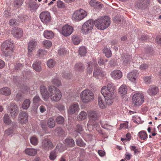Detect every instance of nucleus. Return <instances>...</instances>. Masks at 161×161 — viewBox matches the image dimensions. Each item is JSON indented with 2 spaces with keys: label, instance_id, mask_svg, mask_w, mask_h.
I'll return each instance as SVG.
<instances>
[{
  "label": "nucleus",
  "instance_id": "f257e3e1",
  "mask_svg": "<svg viewBox=\"0 0 161 161\" xmlns=\"http://www.w3.org/2000/svg\"><path fill=\"white\" fill-rule=\"evenodd\" d=\"M115 89V87L112 84H108L107 87L103 86L101 89V92L105 98L106 103L108 105H111L113 102L115 96L114 95Z\"/></svg>",
  "mask_w": 161,
  "mask_h": 161
},
{
  "label": "nucleus",
  "instance_id": "f03ea898",
  "mask_svg": "<svg viewBox=\"0 0 161 161\" xmlns=\"http://www.w3.org/2000/svg\"><path fill=\"white\" fill-rule=\"evenodd\" d=\"M94 24L98 29L104 30L109 26L110 24V18L107 16L100 17L95 20Z\"/></svg>",
  "mask_w": 161,
  "mask_h": 161
},
{
  "label": "nucleus",
  "instance_id": "7ed1b4c3",
  "mask_svg": "<svg viewBox=\"0 0 161 161\" xmlns=\"http://www.w3.org/2000/svg\"><path fill=\"white\" fill-rule=\"evenodd\" d=\"M49 97L53 101H58L61 99L62 95L61 92L58 89L54 86H50L48 87Z\"/></svg>",
  "mask_w": 161,
  "mask_h": 161
},
{
  "label": "nucleus",
  "instance_id": "20e7f679",
  "mask_svg": "<svg viewBox=\"0 0 161 161\" xmlns=\"http://www.w3.org/2000/svg\"><path fill=\"white\" fill-rule=\"evenodd\" d=\"M13 44L8 40L3 42L1 46V51L5 56H9L13 52Z\"/></svg>",
  "mask_w": 161,
  "mask_h": 161
},
{
  "label": "nucleus",
  "instance_id": "39448f33",
  "mask_svg": "<svg viewBox=\"0 0 161 161\" xmlns=\"http://www.w3.org/2000/svg\"><path fill=\"white\" fill-rule=\"evenodd\" d=\"M80 98L84 103H86L93 99L94 95L91 91L89 90L86 89L81 93Z\"/></svg>",
  "mask_w": 161,
  "mask_h": 161
},
{
  "label": "nucleus",
  "instance_id": "423d86ee",
  "mask_svg": "<svg viewBox=\"0 0 161 161\" xmlns=\"http://www.w3.org/2000/svg\"><path fill=\"white\" fill-rule=\"evenodd\" d=\"M144 97L142 93L135 94L132 97V102L135 105L139 106L144 101Z\"/></svg>",
  "mask_w": 161,
  "mask_h": 161
},
{
  "label": "nucleus",
  "instance_id": "0eeeda50",
  "mask_svg": "<svg viewBox=\"0 0 161 161\" xmlns=\"http://www.w3.org/2000/svg\"><path fill=\"white\" fill-rule=\"evenodd\" d=\"M94 22L92 19H89L85 22L82 27V32L85 33H88L91 31L94 26Z\"/></svg>",
  "mask_w": 161,
  "mask_h": 161
},
{
  "label": "nucleus",
  "instance_id": "6e6552de",
  "mask_svg": "<svg viewBox=\"0 0 161 161\" xmlns=\"http://www.w3.org/2000/svg\"><path fill=\"white\" fill-rule=\"evenodd\" d=\"M39 17L41 21L45 24H47L51 22V14L48 11L42 12L40 13Z\"/></svg>",
  "mask_w": 161,
  "mask_h": 161
},
{
  "label": "nucleus",
  "instance_id": "1a4fd4ad",
  "mask_svg": "<svg viewBox=\"0 0 161 161\" xmlns=\"http://www.w3.org/2000/svg\"><path fill=\"white\" fill-rule=\"evenodd\" d=\"M7 109L12 117H16L19 113L18 108L15 103H11L8 105Z\"/></svg>",
  "mask_w": 161,
  "mask_h": 161
},
{
  "label": "nucleus",
  "instance_id": "9d476101",
  "mask_svg": "<svg viewBox=\"0 0 161 161\" xmlns=\"http://www.w3.org/2000/svg\"><path fill=\"white\" fill-rule=\"evenodd\" d=\"M87 15L86 12L83 9L77 10L73 15V18L75 21L80 20Z\"/></svg>",
  "mask_w": 161,
  "mask_h": 161
},
{
  "label": "nucleus",
  "instance_id": "9b49d317",
  "mask_svg": "<svg viewBox=\"0 0 161 161\" xmlns=\"http://www.w3.org/2000/svg\"><path fill=\"white\" fill-rule=\"evenodd\" d=\"M54 146L51 141L48 138H45L42 142V147L45 150H51L53 149Z\"/></svg>",
  "mask_w": 161,
  "mask_h": 161
},
{
  "label": "nucleus",
  "instance_id": "f8f14e48",
  "mask_svg": "<svg viewBox=\"0 0 161 161\" xmlns=\"http://www.w3.org/2000/svg\"><path fill=\"white\" fill-rule=\"evenodd\" d=\"M80 110L79 107L77 103H75L71 104L68 110V114H73L76 112H78Z\"/></svg>",
  "mask_w": 161,
  "mask_h": 161
},
{
  "label": "nucleus",
  "instance_id": "ddd939ff",
  "mask_svg": "<svg viewBox=\"0 0 161 161\" xmlns=\"http://www.w3.org/2000/svg\"><path fill=\"white\" fill-rule=\"evenodd\" d=\"M73 30V29L72 27L68 25H66L62 28V33L64 36H67L72 33Z\"/></svg>",
  "mask_w": 161,
  "mask_h": 161
},
{
  "label": "nucleus",
  "instance_id": "4468645a",
  "mask_svg": "<svg viewBox=\"0 0 161 161\" xmlns=\"http://www.w3.org/2000/svg\"><path fill=\"white\" fill-rule=\"evenodd\" d=\"M88 116L90 120L95 121L98 120L100 116L99 114L95 111H91L88 113Z\"/></svg>",
  "mask_w": 161,
  "mask_h": 161
},
{
  "label": "nucleus",
  "instance_id": "2eb2a0df",
  "mask_svg": "<svg viewBox=\"0 0 161 161\" xmlns=\"http://www.w3.org/2000/svg\"><path fill=\"white\" fill-rule=\"evenodd\" d=\"M40 91L43 98L45 101H47L49 97V93H48L45 86L41 85L40 87Z\"/></svg>",
  "mask_w": 161,
  "mask_h": 161
},
{
  "label": "nucleus",
  "instance_id": "dca6fc26",
  "mask_svg": "<svg viewBox=\"0 0 161 161\" xmlns=\"http://www.w3.org/2000/svg\"><path fill=\"white\" fill-rule=\"evenodd\" d=\"M12 34L16 38H20L23 35L22 30L20 28L14 27L13 28L11 31Z\"/></svg>",
  "mask_w": 161,
  "mask_h": 161
},
{
  "label": "nucleus",
  "instance_id": "f3484780",
  "mask_svg": "<svg viewBox=\"0 0 161 161\" xmlns=\"http://www.w3.org/2000/svg\"><path fill=\"white\" fill-rule=\"evenodd\" d=\"M19 117V121L21 124L26 123L28 121V114L25 112H20Z\"/></svg>",
  "mask_w": 161,
  "mask_h": 161
},
{
  "label": "nucleus",
  "instance_id": "a211bd4d",
  "mask_svg": "<svg viewBox=\"0 0 161 161\" xmlns=\"http://www.w3.org/2000/svg\"><path fill=\"white\" fill-rule=\"evenodd\" d=\"M36 45V42L34 41H31L29 42L28 47V54L29 57L31 56L32 52L35 49Z\"/></svg>",
  "mask_w": 161,
  "mask_h": 161
},
{
  "label": "nucleus",
  "instance_id": "6ab92c4d",
  "mask_svg": "<svg viewBox=\"0 0 161 161\" xmlns=\"http://www.w3.org/2000/svg\"><path fill=\"white\" fill-rule=\"evenodd\" d=\"M148 4L147 0H139L136 5V7L141 9L146 8Z\"/></svg>",
  "mask_w": 161,
  "mask_h": 161
},
{
  "label": "nucleus",
  "instance_id": "aec40b11",
  "mask_svg": "<svg viewBox=\"0 0 161 161\" xmlns=\"http://www.w3.org/2000/svg\"><path fill=\"white\" fill-rule=\"evenodd\" d=\"M138 71L136 70L129 73L127 75L129 79L131 81L134 82L136 78L138 76Z\"/></svg>",
  "mask_w": 161,
  "mask_h": 161
},
{
  "label": "nucleus",
  "instance_id": "412c9836",
  "mask_svg": "<svg viewBox=\"0 0 161 161\" xmlns=\"http://www.w3.org/2000/svg\"><path fill=\"white\" fill-rule=\"evenodd\" d=\"M111 75L114 79H119L122 77V73L119 70H115L111 72Z\"/></svg>",
  "mask_w": 161,
  "mask_h": 161
},
{
  "label": "nucleus",
  "instance_id": "4be33fe9",
  "mask_svg": "<svg viewBox=\"0 0 161 161\" xmlns=\"http://www.w3.org/2000/svg\"><path fill=\"white\" fill-rule=\"evenodd\" d=\"M28 5L30 10L32 12L36 11L39 7L36 2L32 0L28 2Z\"/></svg>",
  "mask_w": 161,
  "mask_h": 161
},
{
  "label": "nucleus",
  "instance_id": "5701e85b",
  "mask_svg": "<svg viewBox=\"0 0 161 161\" xmlns=\"http://www.w3.org/2000/svg\"><path fill=\"white\" fill-rule=\"evenodd\" d=\"M54 131L55 134L58 136H64L66 135L65 132L60 127H58L55 128Z\"/></svg>",
  "mask_w": 161,
  "mask_h": 161
},
{
  "label": "nucleus",
  "instance_id": "b1692460",
  "mask_svg": "<svg viewBox=\"0 0 161 161\" xmlns=\"http://www.w3.org/2000/svg\"><path fill=\"white\" fill-rule=\"evenodd\" d=\"M65 143L69 147H74L75 145L74 140L70 137H68L65 139Z\"/></svg>",
  "mask_w": 161,
  "mask_h": 161
},
{
  "label": "nucleus",
  "instance_id": "393cba45",
  "mask_svg": "<svg viewBox=\"0 0 161 161\" xmlns=\"http://www.w3.org/2000/svg\"><path fill=\"white\" fill-rule=\"evenodd\" d=\"M90 4L91 6L97 8H102L103 6L99 2L94 0H91L90 2Z\"/></svg>",
  "mask_w": 161,
  "mask_h": 161
},
{
  "label": "nucleus",
  "instance_id": "a878e982",
  "mask_svg": "<svg viewBox=\"0 0 161 161\" xmlns=\"http://www.w3.org/2000/svg\"><path fill=\"white\" fill-rule=\"evenodd\" d=\"M25 153L30 156H33L37 153L36 149L32 148H27L25 150Z\"/></svg>",
  "mask_w": 161,
  "mask_h": 161
},
{
  "label": "nucleus",
  "instance_id": "bb28decb",
  "mask_svg": "<svg viewBox=\"0 0 161 161\" xmlns=\"http://www.w3.org/2000/svg\"><path fill=\"white\" fill-rule=\"evenodd\" d=\"M158 91V87L156 86H152L149 89L148 92L150 95H155Z\"/></svg>",
  "mask_w": 161,
  "mask_h": 161
},
{
  "label": "nucleus",
  "instance_id": "cd10ccee",
  "mask_svg": "<svg viewBox=\"0 0 161 161\" xmlns=\"http://www.w3.org/2000/svg\"><path fill=\"white\" fill-rule=\"evenodd\" d=\"M103 71L100 69L99 67L94 69L93 75L97 78H98V76L101 75L103 76Z\"/></svg>",
  "mask_w": 161,
  "mask_h": 161
},
{
  "label": "nucleus",
  "instance_id": "c85d7f7f",
  "mask_svg": "<svg viewBox=\"0 0 161 161\" xmlns=\"http://www.w3.org/2000/svg\"><path fill=\"white\" fill-rule=\"evenodd\" d=\"M0 92L3 95H9L11 94V91L7 87H4L0 90Z\"/></svg>",
  "mask_w": 161,
  "mask_h": 161
},
{
  "label": "nucleus",
  "instance_id": "c756f323",
  "mask_svg": "<svg viewBox=\"0 0 161 161\" xmlns=\"http://www.w3.org/2000/svg\"><path fill=\"white\" fill-rule=\"evenodd\" d=\"M122 57L123 58V64L125 65H126L129 64L130 58L129 55L125 54L122 55Z\"/></svg>",
  "mask_w": 161,
  "mask_h": 161
},
{
  "label": "nucleus",
  "instance_id": "7c9ffc66",
  "mask_svg": "<svg viewBox=\"0 0 161 161\" xmlns=\"http://www.w3.org/2000/svg\"><path fill=\"white\" fill-rule=\"evenodd\" d=\"M40 64L41 62L40 61H36L32 65L33 68L36 71H40L41 70Z\"/></svg>",
  "mask_w": 161,
  "mask_h": 161
},
{
  "label": "nucleus",
  "instance_id": "2f4dec72",
  "mask_svg": "<svg viewBox=\"0 0 161 161\" xmlns=\"http://www.w3.org/2000/svg\"><path fill=\"white\" fill-rule=\"evenodd\" d=\"M119 92L122 96L126 95L127 92V88L126 86L122 85L119 89Z\"/></svg>",
  "mask_w": 161,
  "mask_h": 161
},
{
  "label": "nucleus",
  "instance_id": "473e14b6",
  "mask_svg": "<svg viewBox=\"0 0 161 161\" xmlns=\"http://www.w3.org/2000/svg\"><path fill=\"white\" fill-rule=\"evenodd\" d=\"M30 100L29 99H26L24 101L22 107L24 109H27L30 107Z\"/></svg>",
  "mask_w": 161,
  "mask_h": 161
},
{
  "label": "nucleus",
  "instance_id": "72a5a7b5",
  "mask_svg": "<svg viewBox=\"0 0 161 161\" xmlns=\"http://www.w3.org/2000/svg\"><path fill=\"white\" fill-rule=\"evenodd\" d=\"M44 36L46 38L50 39L53 37L54 34L51 31H46L44 32Z\"/></svg>",
  "mask_w": 161,
  "mask_h": 161
},
{
  "label": "nucleus",
  "instance_id": "f704fd0d",
  "mask_svg": "<svg viewBox=\"0 0 161 161\" xmlns=\"http://www.w3.org/2000/svg\"><path fill=\"white\" fill-rule=\"evenodd\" d=\"M55 120L53 118H50L49 119L47 122V124L49 128H54L55 126Z\"/></svg>",
  "mask_w": 161,
  "mask_h": 161
},
{
  "label": "nucleus",
  "instance_id": "c9c22d12",
  "mask_svg": "<svg viewBox=\"0 0 161 161\" xmlns=\"http://www.w3.org/2000/svg\"><path fill=\"white\" fill-rule=\"evenodd\" d=\"M75 68L78 71H82L84 70V67L83 64L81 63H79L75 64Z\"/></svg>",
  "mask_w": 161,
  "mask_h": 161
},
{
  "label": "nucleus",
  "instance_id": "e433bc0d",
  "mask_svg": "<svg viewBox=\"0 0 161 161\" xmlns=\"http://www.w3.org/2000/svg\"><path fill=\"white\" fill-rule=\"evenodd\" d=\"M65 147L63 144L61 143H58L55 148V150H58L59 152H63L65 150Z\"/></svg>",
  "mask_w": 161,
  "mask_h": 161
},
{
  "label": "nucleus",
  "instance_id": "4c0bfd02",
  "mask_svg": "<svg viewBox=\"0 0 161 161\" xmlns=\"http://www.w3.org/2000/svg\"><path fill=\"white\" fill-rule=\"evenodd\" d=\"M86 53V50L85 47H81L79 48V53L81 56H85Z\"/></svg>",
  "mask_w": 161,
  "mask_h": 161
},
{
  "label": "nucleus",
  "instance_id": "58836bf2",
  "mask_svg": "<svg viewBox=\"0 0 161 161\" xmlns=\"http://www.w3.org/2000/svg\"><path fill=\"white\" fill-rule=\"evenodd\" d=\"M76 142L77 145L79 146L85 147L86 146V143H85L82 139L80 138L76 139Z\"/></svg>",
  "mask_w": 161,
  "mask_h": 161
},
{
  "label": "nucleus",
  "instance_id": "ea45409f",
  "mask_svg": "<svg viewBox=\"0 0 161 161\" xmlns=\"http://www.w3.org/2000/svg\"><path fill=\"white\" fill-rule=\"evenodd\" d=\"M103 53L105 56L107 58H109L112 55V53L110 48L105 47L103 49Z\"/></svg>",
  "mask_w": 161,
  "mask_h": 161
},
{
  "label": "nucleus",
  "instance_id": "a19ab883",
  "mask_svg": "<svg viewBox=\"0 0 161 161\" xmlns=\"http://www.w3.org/2000/svg\"><path fill=\"white\" fill-rule=\"evenodd\" d=\"M108 61V60L103 58L100 57L98 58V63L99 65L102 66L104 65L105 63Z\"/></svg>",
  "mask_w": 161,
  "mask_h": 161
},
{
  "label": "nucleus",
  "instance_id": "79ce46f5",
  "mask_svg": "<svg viewBox=\"0 0 161 161\" xmlns=\"http://www.w3.org/2000/svg\"><path fill=\"white\" fill-rule=\"evenodd\" d=\"M87 116L86 113L84 111H82L79 114L78 118L80 120H83L86 118Z\"/></svg>",
  "mask_w": 161,
  "mask_h": 161
},
{
  "label": "nucleus",
  "instance_id": "37998d69",
  "mask_svg": "<svg viewBox=\"0 0 161 161\" xmlns=\"http://www.w3.org/2000/svg\"><path fill=\"white\" fill-rule=\"evenodd\" d=\"M138 136L142 139L145 140L146 139L147 135L146 132L142 131L139 133Z\"/></svg>",
  "mask_w": 161,
  "mask_h": 161
},
{
  "label": "nucleus",
  "instance_id": "c03bdc74",
  "mask_svg": "<svg viewBox=\"0 0 161 161\" xmlns=\"http://www.w3.org/2000/svg\"><path fill=\"white\" fill-rule=\"evenodd\" d=\"M47 53L46 51L42 49H39L37 52V55L38 57L41 58L44 55H46Z\"/></svg>",
  "mask_w": 161,
  "mask_h": 161
},
{
  "label": "nucleus",
  "instance_id": "a18cd8bd",
  "mask_svg": "<svg viewBox=\"0 0 161 161\" xmlns=\"http://www.w3.org/2000/svg\"><path fill=\"white\" fill-rule=\"evenodd\" d=\"M4 122L7 124H9L11 122V120L8 114H5L3 118Z\"/></svg>",
  "mask_w": 161,
  "mask_h": 161
},
{
  "label": "nucleus",
  "instance_id": "49530a36",
  "mask_svg": "<svg viewBox=\"0 0 161 161\" xmlns=\"http://www.w3.org/2000/svg\"><path fill=\"white\" fill-rule=\"evenodd\" d=\"M52 83L54 85L59 86L61 85V83L60 80L57 78H54L52 80Z\"/></svg>",
  "mask_w": 161,
  "mask_h": 161
},
{
  "label": "nucleus",
  "instance_id": "de8ad7c7",
  "mask_svg": "<svg viewBox=\"0 0 161 161\" xmlns=\"http://www.w3.org/2000/svg\"><path fill=\"white\" fill-rule=\"evenodd\" d=\"M31 143L34 145H36L38 143V139L35 136H32L30 139Z\"/></svg>",
  "mask_w": 161,
  "mask_h": 161
},
{
  "label": "nucleus",
  "instance_id": "09e8293b",
  "mask_svg": "<svg viewBox=\"0 0 161 161\" xmlns=\"http://www.w3.org/2000/svg\"><path fill=\"white\" fill-rule=\"evenodd\" d=\"M146 53L148 55H151L153 54V50L152 47L150 46L147 47L145 48Z\"/></svg>",
  "mask_w": 161,
  "mask_h": 161
},
{
  "label": "nucleus",
  "instance_id": "8fccbe9b",
  "mask_svg": "<svg viewBox=\"0 0 161 161\" xmlns=\"http://www.w3.org/2000/svg\"><path fill=\"white\" fill-rule=\"evenodd\" d=\"M73 43L75 45H78L80 42V40L78 37L74 36L72 39Z\"/></svg>",
  "mask_w": 161,
  "mask_h": 161
},
{
  "label": "nucleus",
  "instance_id": "3c124183",
  "mask_svg": "<svg viewBox=\"0 0 161 161\" xmlns=\"http://www.w3.org/2000/svg\"><path fill=\"white\" fill-rule=\"evenodd\" d=\"M56 123L59 124H62L64 121V118L61 116L58 117L56 119Z\"/></svg>",
  "mask_w": 161,
  "mask_h": 161
},
{
  "label": "nucleus",
  "instance_id": "603ef678",
  "mask_svg": "<svg viewBox=\"0 0 161 161\" xmlns=\"http://www.w3.org/2000/svg\"><path fill=\"white\" fill-rule=\"evenodd\" d=\"M23 2V0H16L14 2V7L17 8H19L22 5Z\"/></svg>",
  "mask_w": 161,
  "mask_h": 161
},
{
  "label": "nucleus",
  "instance_id": "864d4df0",
  "mask_svg": "<svg viewBox=\"0 0 161 161\" xmlns=\"http://www.w3.org/2000/svg\"><path fill=\"white\" fill-rule=\"evenodd\" d=\"M100 123L102 127L104 129H108L109 127H112L111 126L108 125L105 121H100Z\"/></svg>",
  "mask_w": 161,
  "mask_h": 161
},
{
  "label": "nucleus",
  "instance_id": "5fc2aeb1",
  "mask_svg": "<svg viewBox=\"0 0 161 161\" xmlns=\"http://www.w3.org/2000/svg\"><path fill=\"white\" fill-rule=\"evenodd\" d=\"M62 77L66 78H69L71 75L70 73L68 71H64L62 74Z\"/></svg>",
  "mask_w": 161,
  "mask_h": 161
},
{
  "label": "nucleus",
  "instance_id": "6e6d98bb",
  "mask_svg": "<svg viewBox=\"0 0 161 161\" xmlns=\"http://www.w3.org/2000/svg\"><path fill=\"white\" fill-rule=\"evenodd\" d=\"M55 64V62L52 59H50L48 60L47 63L48 67L49 68L53 67Z\"/></svg>",
  "mask_w": 161,
  "mask_h": 161
},
{
  "label": "nucleus",
  "instance_id": "4d7b16f0",
  "mask_svg": "<svg viewBox=\"0 0 161 161\" xmlns=\"http://www.w3.org/2000/svg\"><path fill=\"white\" fill-rule=\"evenodd\" d=\"M44 46L47 48H48L51 47L52 45L51 42L49 40H46L43 42Z\"/></svg>",
  "mask_w": 161,
  "mask_h": 161
},
{
  "label": "nucleus",
  "instance_id": "13d9d810",
  "mask_svg": "<svg viewBox=\"0 0 161 161\" xmlns=\"http://www.w3.org/2000/svg\"><path fill=\"white\" fill-rule=\"evenodd\" d=\"M98 105L100 108H103L105 107V105L103 104V103L102 99V97L100 96L98 97Z\"/></svg>",
  "mask_w": 161,
  "mask_h": 161
},
{
  "label": "nucleus",
  "instance_id": "bf43d9fd",
  "mask_svg": "<svg viewBox=\"0 0 161 161\" xmlns=\"http://www.w3.org/2000/svg\"><path fill=\"white\" fill-rule=\"evenodd\" d=\"M31 73L29 70H26L23 73V77L26 79L30 77L31 76Z\"/></svg>",
  "mask_w": 161,
  "mask_h": 161
},
{
  "label": "nucleus",
  "instance_id": "052dcab7",
  "mask_svg": "<svg viewBox=\"0 0 161 161\" xmlns=\"http://www.w3.org/2000/svg\"><path fill=\"white\" fill-rule=\"evenodd\" d=\"M87 64L88 67L87 68V73L89 75H90L92 74V73L93 68L92 66H91V62H88Z\"/></svg>",
  "mask_w": 161,
  "mask_h": 161
},
{
  "label": "nucleus",
  "instance_id": "680f3d73",
  "mask_svg": "<svg viewBox=\"0 0 161 161\" xmlns=\"http://www.w3.org/2000/svg\"><path fill=\"white\" fill-rule=\"evenodd\" d=\"M56 153L55 151L51 152L49 156V158L51 160H54L56 158Z\"/></svg>",
  "mask_w": 161,
  "mask_h": 161
},
{
  "label": "nucleus",
  "instance_id": "e2e57ef3",
  "mask_svg": "<svg viewBox=\"0 0 161 161\" xmlns=\"http://www.w3.org/2000/svg\"><path fill=\"white\" fill-rule=\"evenodd\" d=\"M40 125L43 130H46L47 128L46 122L44 120H42L41 122Z\"/></svg>",
  "mask_w": 161,
  "mask_h": 161
},
{
  "label": "nucleus",
  "instance_id": "0e129e2a",
  "mask_svg": "<svg viewBox=\"0 0 161 161\" xmlns=\"http://www.w3.org/2000/svg\"><path fill=\"white\" fill-rule=\"evenodd\" d=\"M57 6L60 8H64L65 7V4L63 2L59 0L57 1Z\"/></svg>",
  "mask_w": 161,
  "mask_h": 161
},
{
  "label": "nucleus",
  "instance_id": "69168bd1",
  "mask_svg": "<svg viewBox=\"0 0 161 161\" xmlns=\"http://www.w3.org/2000/svg\"><path fill=\"white\" fill-rule=\"evenodd\" d=\"M75 130L77 133H80L83 130V129L80 125L77 124L75 128Z\"/></svg>",
  "mask_w": 161,
  "mask_h": 161
},
{
  "label": "nucleus",
  "instance_id": "338daca9",
  "mask_svg": "<svg viewBox=\"0 0 161 161\" xmlns=\"http://www.w3.org/2000/svg\"><path fill=\"white\" fill-rule=\"evenodd\" d=\"M14 132L13 128L12 127H11L7 130L5 132V135H9L12 134Z\"/></svg>",
  "mask_w": 161,
  "mask_h": 161
},
{
  "label": "nucleus",
  "instance_id": "774afa93",
  "mask_svg": "<svg viewBox=\"0 0 161 161\" xmlns=\"http://www.w3.org/2000/svg\"><path fill=\"white\" fill-rule=\"evenodd\" d=\"M41 101V99L38 95H36L33 98V102L34 103H39Z\"/></svg>",
  "mask_w": 161,
  "mask_h": 161
}]
</instances>
